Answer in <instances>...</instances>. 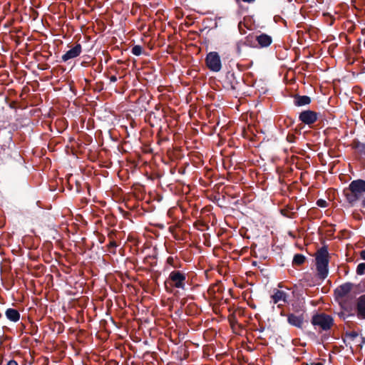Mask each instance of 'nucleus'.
Listing matches in <instances>:
<instances>
[{"label":"nucleus","mask_w":365,"mask_h":365,"mask_svg":"<svg viewBox=\"0 0 365 365\" xmlns=\"http://www.w3.org/2000/svg\"><path fill=\"white\" fill-rule=\"evenodd\" d=\"M161 113H163V115L165 116V108H163V106L161 105Z\"/></svg>","instance_id":"nucleus-38"},{"label":"nucleus","mask_w":365,"mask_h":365,"mask_svg":"<svg viewBox=\"0 0 365 365\" xmlns=\"http://www.w3.org/2000/svg\"><path fill=\"white\" fill-rule=\"evenodd\" d=\"M306 257L302 254H296L294 256L293 260H292V264L295 266H299L303 264L305 262Z\"/></svg>","instance_id":"nucleus-20"},{"label":"nucleus","mask_w":365,"mask_h":365,"mask_svg":"<svg viewBox=\"0 0 365 365\" xmlns=\"http://www.w3.org/2000/svg\"><path fill=\"white\" fill-rule=\"evenodd\" d=\"M116 81H117V78H116L115 76H111L110 77V82L115 83Z\"/></svg>","instance_id":"nucleus-32"},{"label":"nucleus","mask_w":365,"mask_h":365,"mask_svg":"<svg viewBox=\"0 0 365 365\" xmlns=\"http://www.w3.org/2000/svg\"><path fill=\"white\" fill-rule=\"evenodd\" d=\"M160 199H161V201H162V200H163V197L162 195H161V197H160Z\"/></svg>","instance_id":"nucleus-49"},{"label":"nucleus","mask_w":365,"mask_h":365,"mask_svg":"<svg viewBox=\"0 0 365 365\" xmlns=\"http://www.w3.org/2000/svg\"><path fill=\"white\" fill-rule=\"evenodd\" d=\"M82 52V46L81 44L77 43L74 47L69 49L68 51L64 53L61 59L63 62H66L70 59H73L78 56Z\"/></svg>","instance_id":"nucleus-10"},{"label":"nucleus","mask_w":365,"mask_h":365,"mask_svg":"<svg viewBox=\"0 0 365 365\" xmlns=\"http://www.w3.org/2000/svg\"><path fill=\"white\" fill-rule=\"evenodd\" d=\"M111 246H115V243H112Z\"/></svg>","instance_id":"nucleus-48"},{"label":"nucleus","mask_w":365,"mask_h":365,"mask_svg":"<svg viewBox=\"0 0 365 365\" xmlns=\"http://www.w3.org/2000/svg\"><path fill=\"white\" fill-rule=\"evenodd\" d=\"M313 365H323V364L322 363L318 362V363L314 364Z\"/></svg>","instance_id":"nucleus-42"},{"label":"nucleus","mask_w":365,"mask_h":365,"mask_svg":"<svg viewBox=\"0 0 365 365\" xmlns=\"http://www.w3.org/2000/svg\"><path fill=\"white\" fill-rule=\"evenodd\" d=\"M205 63L207 67L211 71L219 72L222 68L221 58L216 51H211L207 54Z\"/></svg>","instance_id":"nucleus-5"},{"label":"nucleus","mask_w":365,"mask_h":365,"mask_svg":"<svg viewBox=\"0 0 365 365\" xmlns=\"http://www.w3.org/2000/svg\"><path fill=\"white\" fill-rule=\"evenodd\" d=\"M265 328L264 327H260L259 329H257L256 331H258L259 332H263L264 331Z\"/></svg>","instance_id":"nucleus-35"},{"label":"nucleus","mask_w":365,"mask_h":365,"mask_svg":"<svg viewBox=\"0 0 365 365\" xmlns=\"http://www.w3.org/2000/svg\"><path fill=\"white\" fill-rule=\"evenodd\" d=\"M186 282L185 273L176 269L168 274L164 282V287L168 292H173L174 287L185 289Z\"/></svg>","instance_id":"nucleus-3"},{"label":"nucleus","mask_w":365,"mask_h":365,"mask_svg":"<svg viewBox=\"0 0 365 365\" xmlns=\"http://www.w3.org/2000/svg\"><path fill=\"white\" fill-rule=\"evenodd\" d=\"M179 172L181 173H184V170H181V168L179 170Z\"/></svg>","instance_id":"nucleus-44"},{"label":"nucleus","mask_w":365,"mask_h":365,"mask_svg":"<svg viewBox=\"0 0 365 365\" xmlns=\"http://www.w3.org/2000/svg\"><path fill=\"white\" fill-rule=\"evenodd\" d=\"M170 172L171 173H175V166H173L172 164L170 165Z\"/></svg>","instance_id":"nucleus-34"},{"label":"nucleus","mask_w":365,"mask_h":365,"mask_svg":"<svg viewBox=\"0 0 365 365\" xmlns=\"http://www.w3.org/2000/svg\"><path fill=\"white\" fill-rule=\"evenodd\" d=\"M346 201L354 205L361 199L365 193V180L362 179L354 180L350 182L349 187L343 191Z\"/></svg>","instance_id":"nucleus-1"},{"label":"nucleus","mask_w":365,"mask_h":365,"mask_svg":"<svg viewBox=\"0 0 365 365\" xmlns=\"http://www.w3.org/2000/svg\"><path fill=\"white\" fill-rule=\"evenodd\" d=\"M160 140H161V142H163V140H168V138L167 137L163 138V137L161 135Z\"/></svg>","instance_id":"nucleus-41"},{"label":"nucleus","mask_w":365,"mask_h":365,"mask_svg":"<svg viewBox=\"0 0 365 365\" xmlns=\"http://www.w3.org/2000/svg\"><path fill=\"white\" fill-rule=\"evenodd\" d=\"M180 267V262L179 259L175 257L168 256L165 262L163 272L164 275H167L169 273L176 270Z\"/></svg>","instance_id":"nucleus-7"},{"label":"nucleus","mask_w":365,"mask_h":365,"mask_svg":"<svg viewBox=\"0 0 365 365\" xmlns=\"http://www.w3.org/2000/svg\"><path fill=\"white\" fill-rule=\"evenodd\" d=\"M361 207H365V197H364V199L362 200L361 201Z\"/></svg>","instance_id":"nucleus-36"},{"label":"nucleus","mask_w":365,"mask_h":365,"mask_svg":"<svg viewBox=\"0 0 365 365\" xmlns=\"http://www.w3.org/2000/svg\"><path fill=\"white\" fill-rule=\"evenodd\" d=\"M166 208L168 210L167 216H168V217H169L172 220L174 218V215H175V212L179 211L178 207H170L168 204L166 205Z\"/></svg>","instance_id":"nucleus-22"},{"label":"nucleus","mask_w":365,"mask_h":365,"mask_svg":"<svg viewBox=\"0 0 365 365\" xmlns=\"http://www.w3.org/2000/svg\"><path fill=\"white\" fill-rule=\"evenodd\" d=\"M156 137H157V138H159V137H160V128H158L157 129Z\"/></svg>","instance_id":"nucleus-40"},{"label":"nucleus","mask_w":365,"mask_h":365,"mask_svg":"<svg viewBox=\"0 0 365 365\" xmlns=\"http://www.w3.org/2000/svg\"><path fill=\"white\" fill-rule=\"evenodd\" d=\"M168 230L170 232L173 233L175 232V226H170L168 227Z\"/></svg>","instance_id":"nucleus-33"},{"label":"nucleus","mask_w":365,"mask_h":365,"mask_svg":"<svg viewBox=\"0 0 365 365\" xmlns=\"http://www.w3.org/2000/svg\"><path fill=\"white\" fill-rule=\"evenodd\" d=\"M356 273L359 275L365 274V263L362 262L358 264L356 268Z\"/></svg>","instance_id":"nucleus-26"},{"label":"nucleus","mask_w":365,"mask_h":365,"mask_svg":"<svg viewBox=\"0 0 365 365\" xmlns=\"http://www.w3.org/2000/svg\"><path fill=\"white\" fill-rule=\"evenodd\" d=\"M316 204L320 207H327L328 206L327 202L323 199L317 200Z\"/></svg>","instance_id":"nucleus-27"},{"label":"nucleus","mask_w":365,"mask_h":365,"mask_svg":"<svg viewBox=\"0 0 365 365\" xmlns=\"http://www.w3.org/2000/svg\"><path fill=\"white\" fill-rule=\"evenodd\" d=\"M287 322L295 327L299 329H302L303 324L304 321V312H298V314L295 313H289L287 315Z\"/></svg>","instance_id":"nucleus-8"},{"label":"nucleus","mask_w":365,"mask_h":365,"mask_svg":"<svg viewBox=\"0 0 365 365\" xmlns=\"http://www.w3.org/2000/svg\"><path fill=\"white\" fill-rule=\"evenodd\" d=\"M240 81L237 80L234 72L228 71L225 79V87L227 89L235 91L238 88Z\"/></svg>","instance_id":"nucleus-9"},{"label":"nucleus","mask_w":365,"mask_h":365,"mask_svg":"<svg viewBox=\"0 0 365 365\" xmlns=\"http://www.w3.org/2000/svg\"><path fill=\"white\" fill-rule=\"evenodd\" d=\"M164 46V44H163L161 43V45H160V47H161V58L163 57V53H164L165 50L163 48V47ZM165 51L167 53H170L173 52V48L169 46V45H167L166 46V48H165Z\"/></svg>","instance_id":"nucleus-28"},{"label":"nucleus","mask_w":365,"mask_h":365,"mask_svg":"<svg viewBox=\"0 0 365 365\" xmlns=\"http://www.w3.org/2000/svg\"><path fill=\"white\" fill-rule=\"evenodd\" d=\"M242 41L245 46L255 47L254 38L251 35L246 36L245 39Z\"/></svg>","instance_id":"nucleus-21"},{"label":"nucleus","mask_w":365,"mask_h":365,"mask_svg":"<svg viewBox=\"0 0 365 365\" xmlns=\"http://www.w3.org/2000/svg\"><path fill=\"white\" fill-rule=\"evenodd\" d=\"M317 274L321 279L327 278L329 274V254L326 245L320 247L315 255Z\"/></svg>","instance_id":"nucleus-2"},{"label":"nucleus","mask_w":365,"mask_h":365,"mask_svg":"<svg viewBox=\"0 0 365 365\" xmlns=\"http://www.w3.org/2000/svg\"><path fill=\"white\" fill-rule=\"evenodd\" d=\"M242 1L244 2H247V3H252L254 2L255 0H242Z\"/></svg>","instance_id":"nucleus-39"},{"label":"nucleus","mask_w":365,"mask_h":365,"mask_svg":"<svg viewBox=\"0 0 365 365\" xmlns=\"http://www.w3.org/2000/svg\"><path fill=\"white\" fill-rule=\"evenodd\" d=\"M179 156L180 153L178 150L168 148L166 155L161 156V162L166 165L169 163H173L179 158Z\"/></svg>","instance_id":"nucleus-12"},{"label":"nucleus","mask_w":365,"mask_h":365,"mask_svg":"<svg viewBox=\"0 0 365 365\" xmlns=\"http://www.w3.org/2000/svg\"><path fill=\"white\" fill-rule=\"evenodd\" d=\"M242 41H239L235 44V54L237 56H241L242 54V48L244 47Z\"/></svg>","instance_id":"nucleus-23"},{"label":"nucleus","mask_w":365,"mask_h":365,"mask_svg":"<svg viewBox=\"0 0 365 365\" xmlns=\"http://www.w3.org/2000/svg\"><path fill=\"white\" fill-rule=\"evenodd\" d=\"M142 51L143 48L139 45H136L132 48L131 52L135 56H140L142 53Z\"/></svg>","instance_id":"nucleus-25"},{"label":"nucleus","mask_w":365,"mask_h":365,"mask_svg":"<svg viewBox=\"0 0 365 365\" xmlns=\"http://www.w3.org/2000/svg\"><path fill=\"white\" fill-rule=\"evenodd\" d=\"M314 327H319L323 331L329 330L334 324L333 318L324 313L314 314L311 320Z\"/></svg>","instance_id":"nucleus-4"},{"label":"nucleus","mask_w":365,"mask_h":365,"mask_svg":"<svg viewBox=\"0 0 365 365\" xmlns=\"http://www.w3.org/2000/svg\"><path fill=\"white\" fill-rule=\"evenodd\" d=\"M287 294L285 292L277 289L272 296V299L273 302L277 304L280 301L285 302L287 301Z\"/></svg>","instance_id":"nucleus-17"},{"label":"nucleus","mask_w":365,"mask_h":365,"mask_svg":"<svg viewBox=\"0 0 365 365\" xmlns=\"http://www.w3.org/2000/svg\"><path fill=\"white\" fill-rule=\"evenodd\" d=\"M163 339L161 338V348H160V350L161 351H164L165 352V350L164 349V346L163 344Z\"/></svg>","instance_id":"nucleus-37"},{"label":"nucleus","mask_w":365,"mask_h":365,"mask_svg":"<svg viewBox=\"0 0 365 365\" xmlns=\"http://www.w3.org/2000/svg\"><path fill=\"white\" fill-rule=\"evenodd\" d=\"M281 213H282V215H284V217H289V218L292 217L289 215V212H288L287 210H281Z\"/></svg>","instance_id":"nucleus-29"},{"label":"nucleus","mask_w":365,"mask_h":365,"mask_svg":"<svg viewBox=\"0 0 365 365\" xmlns=\"http://www.w3.org/2000/svg\"><path fill=\"white\" fill-rule=\"evenodd\" d=\"M354 284L351 282H346L339 286L334 290V294L336 298H343L346 297L352 289Z\"/></svg>","instance_id":"nucleus-11"},{"label":"nucleus","mask_w":365,"mask_h":365,"mask_svg":"<svg viewBox=\"0 0 365 365\" xmlns=\"http://www.w3.org/2000/svg\"><path fill=\"white\" fill-rule=\"evenodd\" d=\"M357 317L365 319V294L360 296L356 302Z\"/></svg>","instance_id":"nucleus-15"},{"label":"nucleus","mask_w":365,"mask_h":365,"mask_svg":"<svg viewBox=\"0 0 365 365\" xmlns=\"http://www.w3.org/2000/svg\"><path fill=\"white\" fill-rule=\"evenodd\" d=\"M111 246H115V243H112Z\"/></svg>","instance_id":"nucleus-47"},{"label":"nucleus","mask_w":365,"mask_h":365,"mask_svg":"<svg viewBox=\"0 0 365 365\" xmlns=\"http://www.w3.org/2000/svg\"><path fill=\"white\" fill-rule=\"evenodd\" d=\"M148 120L152 127L158 126L160 123V118L158 116V113L155 112L149 113Z\"/></svg>","instance_id":"nucleus-19"},{"label":"nucleus","mask_w":365,"mask_h":365,"mask_svg":"<svg viewBox=\"0 0 365 365\" xmlns=\"http://www.w3.org/2000/svg\"><path fill=\"white\" fill-rule=\"evenodd\" d=\"M360 257L362 259L365 260V250L361 251Z\"/></svg>","instance_id":"nucleus-30"},{"label":"nucleus","mask_w":365,"mask_h":365,"mask_svg":"<svg viewBox=\"0 0 365 365\" xmlns=\"http://www.w3.org/2000/svg\"><path fill=\"white\" fill-rule=\"evenodd\" d=\"M319 113L312 110H306L302 111L299 115V120L302 123L311 127L318 119Z\"/></svg>","instance_id":"nucleus-6"},{"label":"nucleus","mask_w":365,"mask_h":365,"mask_svg":"<svg viewBox=\"0 0 365 365\" xmlns=\"http://www.w3.org/2000/svg\"><path fill=\"white\" fill-rule=\"evenodd\" d=\"M6 365H18V364L14 360H10Z\"/></svg>","instance_id":"nucleus-31"},{"label":"nucleus","mask_w":365,"mask_h":365,"mask_svg":"<svg viewBox=\"0 0 365 365\" xmlns=\"http://www.w3.org/2000/svg\"><path fill=\"white\" fill-rule=\"evenodd\" d=\"M5 314L8 319H9L10 321L14 322H18L20 319V314L15 309H12V308L7 309L5 312Z\"/></svg>","instance_id":"nucleus-16"},{"label":"nucleus","mask_w":365,"mask_h":365,"mask_svg":"<svg viewBox=\"0 0 365 365\" xmlns=\"http://www.w3.org/2000/svg\"><path fill=\"white\" fill-rule=\"evenodd\" d=\"M255 41H257L261 48L268 47L272 43V38L267 34H261L256 36Z\"/></svg>","instance_id":"nucleus-13"},{"label":"nucleus","mask_w":365,"mask_h":365,"mask_svg":"<svg viewBox=\"0 0 365 365\" xmlns=\"http://www.w3.org/2000/svg\"><path fill=\"white\" fill-rule=\"evenodd\" d=\"M362 342L365 341V339L364 337H361Z\"/></svg>","instance_id":"nucleus-45"},{"label":"nucleus","mask_w":365,"mask_h":365,"mask_svg":"<svg viewBox=\"0 0 365 365\" xmlns=\"http://www.w3.org/2000/svg\"><path fill=\"white\" fill-rule=\"evenodd\" d=\"M160 31L161 32L163 31V25L161 24V29H160Z\"/></svg>","instance_id":"nucleus-46"},{"label":"nucleus","mask_w":365,"mask_h":365,"mask_svg":"<svg viewBox=\"0 0 365 365\" xmlns=\"http://www.w3.org/2000/svg\"><path fill=\"white\" fill-rule=\"evenodd\" d=\"M160 15H161V16H165L164 12L162 10H161Z\"/></svg>","instance_id":"nucleus-43"},{"label":"nucleus","mask_w":365,"mask_h":365,"mask_svg":"<svg viewBox=\"0 0 365 365\" xmlns=\"http://www.w3.org/2000/svg\"><path fill=\"white\" fill-rule=\"evenodd\" d=\"M352 148L360 155H365V143H361L359 140H354L352 143Z\"/></svg>","instance_id":"nucleus-18"},{"label":"nucleus","mask_w":365,"mask_h":365,"mask_svg":"<svg viewBox=\"0 0 365 365\" xmlns=\"http://www.w3.org/2000/svg\"><path fill=\"white\" fill-rule=\"evenodd\" d=\"M359 334L356 331H352L349 332H346L345 337L349 341H354L355 339L358 337Z\"/></svg>","instance_id":"nucleus-24"},{"label":"nucleus","mask_w":365,"mask_h":365,"mask_svg":"<svg viewBox=\"0 0 365 365\" xmlns=\"http://www.w3.org/2000/svg\"><path fill=\"white\" fill-rule=\"evenodd\" d=\"M294 105L297 107H301L310 104L312 102L311 98L308 96H300L295 94L293 96Z\"/></svg>","instance_id":"nucleus-14"}]
</instances>
